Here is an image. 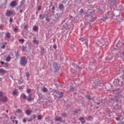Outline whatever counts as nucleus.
Segmentation results:
<instances>
[{"instance_id": "obj_1", "label": "nucleus", "mask_w": 124, "mask_h": 124, "mask_svg": "<svg viewBox=\"0 0 124 124\" xmlns=\"http://www.w3.org/2000/svg\"><path fill=\"white\" fill-rule=\"evenodd\" d=\"M28 63V60L26 58V57H21L20 60V63L21 66H26V64Z\"/></svg>"}, {"instance_id": "obj_2", "label": "nucleus", "mask_w": 124, "mask_h": 124, "mask_svg": "<svg viewBox=\"0 0 124 124\" xmlns=\"http://www.w3.org/2000/svg\"><path fill=\"white\" fill-rule=\"evenodd\" d=\"M111 17H112V12H109L106 14V18H104V16H103L102 20H103L104 22H105L107 19H108V18H110Z\"/></svg>"}, {"instance_id": "obj_3", "label": "nucleus", "mask_w": 124, "mask_h": 124, "mask_svg": "<svg viewBox=\"0 0 124 124\" xmlns=\"http://www.w3.org/2000/svg\"><path fill=\"white\" fill-rule=\"evenodd\" d=\"M27 99L29 102H31L32 101H33L34 99V95H32V94L30 93L27 96Z\"/></svg>"}, {"instance_id": "obj_4", "label": "nucleus", "mask_w": 124, "mask_h": 124, "mask_svg": "<svg viewBox=\"0 0 124 124\" xmlns=\"http://www.w3.org/2000/svg\"><path fill=\"white\" fill-rule=\"evenodd\" d=\"M53 67L55 71H58V70H60V66H59L57 63L53 64Z\"/></svg>"}, {"instance_id": "obj_5", "label": "nucleus", "mask_w": 124, "mask_h": 124, "mask_svg": "<svg viewBox=\"0 0 124 124\" xmlns=\"http://www.w3.org/2000/svg\"><path fill=\"white\" fill-rule=\"evenodd\" d=\"M11 15H13V12L11 10H7L6 16H7V17H10Z\"/></svg>"}, {"instance_id": "obj_6", "label": "nucleus", "mask_w": 124, "mask_h": 124, "mask_svg": "<svg viewBox=\"0 0 124 124\" xmlns=\"http://www.w3.org/2000/svg\"><path fill=\"white\" fill-rule=\"evenodd\" d=\"M113 84L114 85H115V86H117L118 85H119L120 84V80L119 79V78L115 79L113 81Z\"/></svg>"}, {"instance_id": "obj_7", "label": "nucleus", "mask_w": 124, "mask_h": 124, "mask_svg": "<svg viewBox=\"0 0 124 124\" xmlns=\"http://www.w3.org/2000/svg\"><path fill=\"white\" fill-rule=\"evenodd\" d=\"M17 5V3L16 2V0L12 1L10 4V6H12L13 7H14V6H16Z\"/></svg>"}, {"instance_id": "obj_8", "label": "nucleus", "mask_w": 124, "mask_h": 124, "mask_svg": "<svg viewBox=\"0 0 124 124\" xmlns=\"http://www.w3.org/2000/svg\"><path fill=\"white\" fill-rule=\"evenodd\" d=\"M95 84H96V87L97 88H98L97 86H98L99 87H100L101 85V82L99 80H97L96 81H95Z\"/></svg>"}, {"instance_id": "obj_9", "label": "nucleus", "mask_w": 124, "mask_h": 124, "mask_svg": "<svg viewBox=\"0 0 124 124\" xmlns=\"http://www.w3.org/2000/svg\"><path fill=\"white\" fill-rule=\"evenodd\" d=\"M39 17L40 18H41V19H42V20H43V19L46 18V17H48V15L46 14H43V16L41 15H40Z\"/></svg>"}, {"instance_id": "obj_10", "label": "nucleus", "mask_w": 124, "mask_h": 124, "mask_svg": "<svg viewBox=\"0 0 124 124\" xmlns=\"http://www.w3.org/2000/svg\"><path fill=\"white\" fill-rule=\"evenodd\" d=\"M7 73V71L4 70V69H2V68L0 69V73H1V74H5V73Z\"/></svg>"}, {"instance_id": "obj_11", "label": "nucleus", "mask_w": 124, "mask_h": 124, "mask_svg": "<svg viewBox=\"0 0 124 124\" xmlns=\"http://www.w3.org/2000/svg\"><path fill=\"white\" fill-rule=\"evenodd\" d=\"M2 101H3V102H7V97H6V96H3L1 99Z\"/></svg>"}, {"instance_id": "obj_12", "label": "nucleus", "mask_w": 124, "mask_h": 124, "mask_svg": "<svg viewBox=\"0 0 124 124\" xmlns=\"http://www.w3.org/2000/svg\"><path fill=\"white\" fill-rule=\"evenodd\" d=\"M31 112H32V111H31L30 109H27L26 110V115L30 116V115L31 114Z\"/></svg>"}, {"instance_id": "obj_13", "label": "nucleus", "mask_w": 124, "mask_h": 124, "mask_svg": "<svg viewBox=\"0 0 124 124\" xmlns=\"http://www.w3.org/2000/svg\"><path fill=\"white\" fill-rule=\"evenodd\" d=\"M73 66H74V67H75V68H76L77 69H82V68L78 65H77V64H73Z\"/></svg>"}, {"instance_id": "obj_14", "label": "nucleus", "mask_w": 124, "mask_h": 124, "mask_svg": "<svg viewBox=\"0 0 124 124\" xmlns=\"http://www.w3.org/2000/svg\"><path fill=\"white\" fill-rule=\"evenodd\" d=\"M55 121L56 122H60V121H62V118L60 117H56Z\"/></svg>"}, {"instance_id": "obj_15", "label": "nucleus", "mask_w": 124, "mask_h": 124, "mask_svg": "<svg viewBox=\"0 0 124 124\" xmlns=\"http://www.w3.org/2000/svg\"><path fill=\"white\" fill-rule=\"evenodd\" d=\"M38 30V26L35 25L33 26V31H36L37 30Z\"/></svg>"}, {"instance_id": "obj_16", "label": "nucleus", "mask_w": 124, "mask_h": 124, "mask_svg": "<svg viewBox=\"0 0 124 124\" xmlns=\"http://www.w3.org/2000/svg\"><path fill=\"white\" fill-rule=\"evenodd\" d=\"M6 62H9L10 61H11V57H10V56H8L6 58Z\"/></svg>"}, {"instance_id": "obj_17", "label": "nucleus", "mask_w": 124, "mask_h": 124, "mask_svg": "<svg viewBox=\"0 0 124 124\" xmlns=\"http://www.w3.org/2000/svg\"><path fill=\"white\" fill-rule=\"evenodd\" d=\"M64 8V6H63V4H59V9L60 10H62V9H63V8Z\"/></svg>"}, {"instance_id": "obj_18", "label": "nucleus", "mask_w": 124, "mask_h": 124, "mask_svg": "<svg viewBox=\"0 0 124 124\" xmlns=\"http://www.w3.org/2000/svg\"><path fill=\"white\" fill-rule=\"evenodd\" d=\"M76 91V88H74L73 87H71L70 88V92H74Z\"/></svg>"}, {"instance_id": "obj_19", "label": "nucleus", "mask_w": 124, "mask_h": 124, "mask_svg": "<svg viewBox=\"0 0 124 124\" xmlns=\"http://www.w3.org/2000/svg\"><path fill=\"white\" fill-rule=\"evenodd\" d=\"M21 98H23V99H26V98H27V95L25 94H22L21 95Z\"/></svg>"}, {"instance_id": "obj_20", "label": "nucleus", "mask_w": 124, "mask_h": 124, "mask_svg": "<svg viewBox=\"0 0 124 124\" xmlns=\"http://www.w3.org/2000/svg\"><path fill=\"white\" fill-rule=\"evenodd\" d=\"M18 93V91L16 89H15L13 92V94L14 95H15Z\"/></svg>"}, {"instance_id": "obj_21", "label": "nucleus", "mask_w": 124, "mask_h": 124, "mask_svg": "<svg viewBox=\"0 0 124 124\" xmlns=\"http://www.w3.org/2000/svg\"><path fill=\"white\" fill-rule=\"evenodd\" d=\"M86 98L87 99H89V100H92V98H91V95H90L89 94H87L86 96Z\"/></svg>"}, {"instance_id": "obj_22", "label": "nucleus", "mask_w": 124, "mask_h": 124, "mask_svg": "<svg viewBox=\"0 0 124 124\" xmlns=\"http://www.w3.org/2000/svg\"><path fill=\"white\" fill-rule=\"evenodd\" d=\"M33 42L35 44H37V45H38V44L39 43V42L37 40H36V39H34L33 40Z\"/></svg>"}, {"instance_id": "obj_23", "label": "nucleus", "mask_w": 124, "mask_h": 124, "mask_svg": "<svg viewBox=\"0 0 124 124\" xmlns=\"http://www.w3.org/2000/svg\"><path fill=\"white\" fill-rule=\"evenodd\" d=\"M80 121H81L82 124H84V123H85V119H84V118L81 117L80 118H79Z\"/></svg>"}, {"instance_id": "obj_24", "label": "nucleus", "mask_w": 124, "mask_h": 124, "mask_svg": "<svg viewBox=\"0 0 124 124\" xmlns=\"http://www.w3.org/2000/svg\"><path fill=\"white\" fill-rule=\"evenodd\" d=\"M6 37H7V38H9L10 37V33L9 32H7L6 33Z\"/></svg>"}, {"instance_id": "obj_25", "label": "nucleus", "mask_w": 124, "mask_h": 124, "mask_svg": "<svg viewBox=\"0 0 124 124\" xmlns=\"http://www.w3.org/2000/svg\"><path fill=\"white\" fill-rule=\"evenodd\" d=\"M37 119L38 120H42V115H37Z\"/></svg>"}, {"instance_id": "obj_26", "label": "nucleus", "mask_w": 124, "mask_h": 124, "mask_svg": "<svg viewBox=\"0 0 124 124\" xmlns=\"http://www.w3.org/2000/svg\"><path fill=\"white\" fill-rule=\"evenodd\" d=\"M18 83L19 84H21L23 83V79L22 78H19L18 80Z\"/></svg>"}, {"instance_id": "obj_27", "label": "nucleus", "mask_w": 124, "mask_h": 124, "mask_svg": "<svg viewBox=\"0 0 124 124\" xmlns=\"http://www.w3.org/2000/svg\"><path fill=\"white\" fill-rule=\"evenodd\" d=\"M50 18H49V16L47 15V16H46V22H50Z\"/></svg>"}, {"instance_id": "obj_28", "label": "nucleus", "mask_w": 124, "mask_h": 124, "mask_svg": "<svg viewBox=\"0 0 124 124\" xmlns=\"http://www.w3.org/2000/svg\"><path fill=\"white\" fill-rule=\"evenodd\" d=\"M3 97V93L2 92H0V98Z\"/></svg>"}, {"instance_id": "obj_29", "label": "nucleus", "mask_w": 124, "mask_h": 124, "mask_svg": "<svg viewBox=\"0 0 124 124\" xmlns=\"http://www.w3.org/2000/svg\"><path fill=\"white\" fill-rule=\"evenodd\" d=\"M47 88H46V87H44L43 89V92H44V93H46L47 92Z\"/></svg>"}, {"instance_id": "obj_30", "label": "nucleus", "mask_w": 124, "mask_h": 124, "mask_svg": "<svg viewBox=\"0 0 124 124\" xmlns=\"http://www.w3.org/2000/svg\"><path fill=\"white\" fill-rule=\"evenodd\" d=\"M44 51H45V48H42L41 50V54L43 55V54H44Z\"/></svg>"}, {"instance_id": "obj_31", "label": "nucleus", "mask_w": 124, "mask_h": 124, "mask_svg": "<svg viewBox=\"0 0 124 124\" xmlns=\"http://www.w3.org/2000/svg\"><path fill=\"white\" fill-rule=\"evenodd\" d=\"M80 41H82V42H83V41H85V40H86V38H80L79 39Z\"/></svg>"}, {"instance_id": "obj_32", "label": "nucleus", "mask_w": 124, "mask_h": 124, "mask_svg": "<svg viewBox=\"0 0 124 124\" xmlns=\"http://www.w3.org/2000/svg\"><path fill=\"white\" fill-rule=\"evenodd\" d=\"M59 97H62V93L60 92L59 93Z\"/></svg>"}, {"instance_id": "obj_33", "label": "nucleus", "mask_w": 124, "mask_h": 124, "mask_svg": "<svg viewBox=\"0 0 124 124\" xmlns=\"http://www.w3.org/2000/svg\"><path fill=\"white\" fill-rule=\"evenodd\" d=\"M18 88L19 90H23V89L25 88V86H19Z\"/></svg>"}, {"instance_id": "obj_34", "label": "nucleus", "mask_w": 124, "mask_h": 124, "mask_svg": "<svg viewBox=\"0 0 124 124\" xmlns=\"http://www.w3.org/2000/svg\"><path fill=\"white\" fill-rule=\"evenodd\" d=\"M26 77H27V78L30 77V73H29V72L26 73Z\"/></svg>"}, {"instance_id": "obj_35", "label": "nucleus", "mask_w": 124, "mask_h": 124, "mask_svg": "<svg viewBox=\"0 0 124 124\" xmlns=\"http://www.w3.org/2000/svg\"><path fill=\"white\" fill-rule=\"evenodd\" d=\"M16 112H17V113H21V112H22V110H21V109H17L16 110Z\"/></svg>"}, {"instance_id": "obj_36", "label": "nucleus", "mask_w": 124, "mask_h": 124, "mask_svg": "<svg viewBox=\"0 0 124 124\" xmlns=\"http://www.w3.org/2000/svg\"><path fill=\"white\" fill-rule=\"evenodd\" d=\"M24 41H25V40H24V39H19V42H22V43H24Z\"/></svg>"}, {"instance_id": "obj_37", "label": "nucleus", "mask_w": 124, "mask_h": 124, "mask_svg": "<svg viewBox=\"0 0 124 124\" xmlns=\"http://www.w3.org/2000/svg\"><path fill=\"white\" fill-rule=\"evenodd\" d=\"M37 9H38V10H39V11L41 10V6H38V7H37Z\"/></svg>"}, {"instance_id": "obj_38", "label": "nucleus", "mask_w": 124, "mask_h": 124, "mask_svg": "<svg viewBox=\"0 0 124 124\" xmlns=\"http://www.w3.org/2000/svg\"><path fill=\"white\" fill-rule=\"evenodd\" d=\"M27 93H31V89H28L27 90Z\"/></svg>"}, {"instance_id": "obj_39", "label": "nucleus", "mask_w": 124, "mask_h": 124, "mask_svg": "<svg viewBox=\"0 0 124 124\" xmlns=\"http://www.w3.org/2000/svg\"><path fill=\"white\" fill-rule=\"evenodd\" d=\"M83 12H84V10H83V9H81L79 13L82 14V13H83Z\"/></svg>"}, {"instance_id": "obj_40", "label": "nucleus", "mask_w": 124, "mask_h": 124, "mask_svg": "<svg viewBox=\"0 0 124 124\" xmlns=\"http://www.w3.org/2000/svg\"><path fill=\"white\" fill-rule=\"evenodd\" d=\"M33 119L34 120V119H36V115L34 114L33 115Z\"/></svg>"}, {"instance_id": "obj_41", "label": "nucleus", "mask_w": 124, "mask_h": 124, "mask_svg": "<svg viewBox=\"0 0 124 124\" xmlns=\"http://www.w3.org/2000/svg\"><path fill=\"white\" fill-rule=\"evenodd\" d=\"M53 48L54 49H57V45H54Z\"/></svg>"}, {"instance_id": "obj_42", "label": "nucleus", "mask_w": 124, "mask_h": 124, "mask_svg": "<svg viewBox=\"0 0 124 124\" xmlns=\"http://www.w3.org/2000/svg\"><path fill=\"white\" fill-rule=\"evenodd\" d=\"M14 31H18V28H14Z\"/></svg>"}, {"instance_id": "obj_43", "label": "nucleus", "mask_w": 124, "mask_h": 124, "mask_svg": "<svg viewBox=\"0 0 124 124\" xmlns=\"http://www.w3.org/2000/svg\"><path fill=\"white\" fill-rule=\"evenodd\" d=\"M2 49H4L5 48V45H3L1 46Z\"/></svg>"}, {"instance_id": "obj_44", "label": "nucleus", "mask_w": 124, "mask_h": 124, "mask_svg": "<svg viewBox=\"0 0 124 124\" xmlns=\"http://www.w3.org/2000/svg\"><path fill=\"white\" fill-rule=\"evenodd\" d=\"M116 0H114L113 1L111 2V4H113V3H116Z\"/></svg>"}, {"instance_id": "obj_45", "label": "nucleus", "mask_w": 124, "mask_h": 124, "mask_svg": "<svg viewBox=\"0 0 124 124\" xmlns=\"http://www.w3.org/2000/svg\"><path fill=\"white\" fill-rule=\"evenodd\" d=\"M10 23H12L13 22V18H10Z\"/></svg>"}, {"instance_id": "obj_46", "label": "nucleus", "mask_w": 124, "mask_h": 124, "mask_svg": "<svg viewBox=\"0 0 124 124\" xmlns=\"http://www.w3.org/2000/svg\"><path fill=\"white\" fill-rule=\"evenodd\" d=\"M90 15H89V14H87L86 15V17H90Z\"/></svg>"}, {"instance_id": "obj_47", "label": "nucleus", "mask_w": 124, "mask_h": 124, "mask_svg": "<svg viewBox=\"0 0 124 124\" xmlns=\"http://www.w3.org/2000/svg\"><path fill=\"white\" fill-rule=\"evenodd\" d=\"M20 3H21V5H24V3H23V1H21L20 2Z\"/></svg>"}, {"instance_id": "obj_48", "label": "nucleus", "mask_w": 124, "mask_h": 124, "mask_svg": "<svg viewBox=\"0 0 124 124\" xmlns=\"http://www.w3.org/2000/svg\"><path fill=\"white\" fill-rule=\"evenodd\" d=\"M0 63H1V64H4V62H3V61H1V62H0Z\"/></svg>"}, {"instance_id": "obj_49", "label": "nucleus", "mask_w": 124, "mask_h": 124, "mask_svg": "<svg viewBox=\"0 0 124 124\" xmlns=\"http://www.w3.org/2000/svg\"><path fill=\"white\" fill-rule=\"evenodd\" d=\"M23 123H26V122H27V121L26 120V119H23Z\"/></svg>"}, {"instance_id": "obj_50", "label": "nucleus", "mask_w": 124, "mask_h": 124, "mask_svg": "<svg viewBox=\"0 0 124 124\" xmlns=\"http://www.w3.org/2000/svg\"><path fill=\"white\" fill-rule=\"evenodd\" d=\"M71 71L72 73H73V69L71 68Z\"/></svg>"}, {"instance_id": "obj_51", "label": "nucleus", "mask_w": 124, "mask_h": 124, "mask_svg": "<svg viewBox=\"0 0 124 124\" xmlns=\"http://www.w3.org/2000/svg\"><path fill=\"white\" fill-rule=\"evenodd\" d=\"M86 46H88L89 45V44L88 43H85Z\"/></svg>"}, {"instance_id": "obj_52", "label": "nucleus", "mask_w": 124, "mask_h": 124, "mask_svg": "<svg viewBox=\"0 0 124 124\" xmlns=\"http://www.w3.org/2000/svg\"><path fill=\"white\" fill-rule=\"evenodd\" d=\"M15 122H16V124H18V121L15 120Z\"/></svg>"}, {"instance_id": "obj_53", "label": "nucleus", "mask_w": 124, "mask_h": 124, "mask_svg": "<svg viewBox=\"0 0 124 124\" xmlns=\"http://www.w3.org/2000/svg\"><path fill=\"white\" fill-rule=\"evenodd\" d=\"M53 42H56V39H54L53 40Z\"/></svg>"}, {"instance_id": "obj_54", "label": "nucleus", "mask_w": 124, "mask_h": 124, "mask_svg": "<svg viewBox=\"0 0 124 124\" xmlns=\"http://www.w3.org/2000/svg\"><path fill=\"white\" fill-rule=\"evenodd\" d=\"M96 105H99V104H100V103H96Z\"/></svg>"}, {"instance_id": "obj_55", "label": "nucleus", "mask_w": 124, "mask_h": 124, "mask_svg": "<svg viewBox=\"0 0 124 124\" xmlns=\"http://www.w3.org/2000/svg\"><path fill=\"white\" fill-rule=\"evenodd\" d=\"M20 13H22V12H23V10H20Z\"/></svg>"}, {"instance_id": "obj_56", "label": "nucleus", "mask_w": 124, "mask_h": 124, "mask_svg": "<svg viewBox=\"0 0 124 124\" xmlns=\"http://www.w3.org/2000/svg\"><path fill=\"white\" fill-rule=\"evenodd\" d=\"M65 22V20H64L62 21V23H64Z\"/></svg>"}, {"instance_id": "obj_57", "label": "nucleus", "mask_w": 124, "mask_h": 124, "mask_svg": "<svg viewBox=\"0 0 124 124\" xmlns=\"http://www.w3.org/2000/svg\"><path fill=\"white\" fill-rule=\"evenodd\" d=\"M10 119H11V120H13V117H10Z\"/></svg>"}, {"instance_id": "obj_58", "label": "nucleus", "mask_w": 124, "mask_h": 124, "mask_svg": "<svg viewBox=\"0 0 124 124\" xmlns=\"http://www.w3.org/2000/svg\"><path fill=\"white\" fill-rule=\"evenodd\" d=\"M6 113H8V109H7V110H6Z\"/></svg>"}, {"instance_id": "obj_59", "label": "nucleus", "mask_w": 124, "mask_h": 124, "mask_svg": "<svg viewBox=\"0 0 124 124\" xmlns=\"http://www.w3.org/2000/svg\"><path fill=\"white\" fill-rule=\"evenodd\" d=\"M62 116H63V117H65V114H62Z\"/></svg>"}, {"instance_id": "obj_60", "label": "nucleus", "mask_w": 124, "mask_h": 124, "mask_svg": "<svg viewBox=\"0 0 124 124\" xmlns=\"http://www.w3.org/2000/svg\"><path fill=\"white\" fill-rule=\"evenodd\" d=\"M5 64H6V65H8V63H5Z\"/></svg>"}, {"instance_id": "obj_61", "label": "nucleus", "mask_w": 124, "mask_h": 124, "mask_svg": "<svg viewBox=\"0 0 124 124\" xmlns=\"http://www.w3.org/2000/svg\"><path fill=\"white\" fill-rule=\"evenodd\" d=\"M13 119H16V117L14 116Z\"/></svg>"}, {"instance_id": "obj_62", "label": "nucleus", "mask_w": 124, "mask_h": 124, "mask_svg": "<svg viewBox=\"0 0 124 124\" xmlns=\"http://www.w3.org/2000/svg\"><path fill=\"white\" fill-rule=\"evenodd\" d=\"M15 120H12L13 123H14Z\"/></svg>"}, {"instance_id": "obj_63", "label": "nucleus", "mask_w": 124, "mask_h": 124, "mask_svg": "<svg viewBox=\"0 0 124 124\" xmlns=\"http://www.w3.org/2000/svg\"><path fill=\"white\" fill-rule=\"evenodd\" d=\"M32 119L29 120V122H31V121H32Z\"/></svg>"}, {"instance_id": "obj_64", "label": "nucleus", "mask_w": 124, "mask_h": 124, "mask_svg": "<svg viewBox=\"0 0 124 124\" xmlns=\"http://www.w3.org/2000/svg\"><path fill=\"white\" fill-rule=\"evenodd\" d=\"M55 8V7H52V9H54Z\"/></svg>"}]
</instances>
